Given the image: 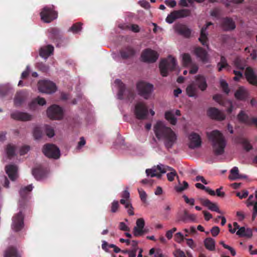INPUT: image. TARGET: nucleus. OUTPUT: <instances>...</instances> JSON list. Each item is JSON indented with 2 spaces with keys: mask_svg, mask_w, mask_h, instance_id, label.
<instances>
[{
  "mask_svg": "<svg viewBox=\"0 0 257 257\" xmlns=\"http://www.w3.org/2000/svg\"><path fill=\"white\" fill-rule=\"evenodd\" d=\"M31 72V69L30 66L28 65L26 66L25 70L22 73L21 78L23 79H27L29 75L30 74Z\"/></svg>",
  "mask_w": 257,
  "mask_h": 257,
  "instance_id": "obj_53",
  "label": "nucleus"
},
{
  "mask_svg": "<svg viewBox=\"0 0 257 257\" xmlns=\"http://www.w3.org/2000/svg\"><path fill=\"white\" fill-rule=\"evenodd\" d=\"M234 65L239 70H234L233 73L235 76L233 80H237L244 76L247 80H257V72L250 67L246 66V61L241 58L238 57L234 61Z\"/></svg>",
  "mask_w": 257,
  "mask_h": 257,
  "instance_id": "obj_2",
  "label": "nucleus"
},
{
  "mask_svg": "<svg viewBox=\"0 0 257 257\" xmlns=\"http://www.w3.org/2000/svg\"><path fill=\"white\" fill-rule=\"evenodd\" d=\"M42 152L49 158L57 159L60 156L59 149L56 145L52 144L45 145L43 146Z\"/></svg>",
  "mask_w": 257,
  "mask_h": 257,
  "instance_id": "obj_9",
  "label": "nucleus"
},
{
  "mask_svg": "<svg viewBox=\"0 0 257 257\" xmlns=\"http://www.w3.org/2000/svg\"><path fill=\"white\" fill-rule=\"evenodd\" d=\"M214 101L218 103L220 105L228 107L227 112L230 113L233 110L232 103L229 100H225L221 94H215L213 96Z\"/></svg>",
  "mask_w": 257,
  "mask_h": 257,
  "instance_id": "obj_17",
  "label": "nucleus"
},
{
  "mask_svg": "<svg viewBox=\"0 0 257 257\" xmlns=\"http://www.w3.org/2000/svg\"><path fill=\"white\" fill-rule=\"evenodd\" d=\"M136 53L135 49L131 46L122 47L119 51V54L122 60L133 58Z\"/></svg>",
  "mask_w": 257,
  "mask_h": 257,
  "instance_id": "obj_14",
  "label": "nucleus"
},
{
  "mask_svg": "<svg viewBox=\"0 0 257 257\" xmlns=\"http://www.w3.org/2000/svg\"><path fill=\"white\" fill-rule=\"evenodd\" d=\"M189 14V11L186 9L174 11L167 17L166 21L169 24H172L176 19L187 17Z\"/></svg>",
  "mask_w": 257,
  "mask_h": 257,
  "instance_id": "obj_13",
  "label": "nucleus"
},
{
  "mask_svg": "<svg viewBox=\"0 0 257 257\" xmlns=\"http://www.w3.org/2000/svg\"><path fill=\"white\" fill-rule=\"evenodd\" d=\"M115 85L118 88V98L119 99H123L125 96L129 100L132 101L135 98V94L134 90L132 89L126 90L125 84L122 81H114Z\"/></svg>",
  "mask_w": 257,
  "mask_h": 257,
  "instance_id": "obj_8",
  "label": "nucleus"
},
{
  "mask_svg": "<svg viewBox=\"0 0 257 257\" xmlns=\"http://www.w3.org/2000/svg\"><path fill=\"white\" fill-rule=\"evenodd\" d=\"M32 185H29L27 186L22 188L20 190V194L23 198H25L28 193L31 192L33 189Z\"/></svg>",
  "mask_w": 257,
  "mask_h": 257,
  "instance_id": "obj_44",
  "label": "nucleus"
},
{
  "mask_svg": "<svg viewBox=\"0 0 257 257\" xmlns=\"http://www.w3.org/2000/svg\"><path fill=\"white\" fill-rule=\"evenodd\" d=\"M137 88L139 94L141 96H145V81H139L137 85Z\"/></svg>",
  "mask_w": 257,
  "mask_h": 257,
  "instance_id": "obj_49",
  "label": "nucleus"
},
{
  "mask_svg": "<svg viewBox=\"0 0 257 257\" xmlns=\"http://www.w3.org/2000/svg\"><path fill=\"white\" fill-rule=\"evenodd\" d=\"M222 25L223 29L226 31L232 30L235 28L234 22L229 18L224 19L222 21Z\"/></svg>",
  "mask_w": 257,
  "mask_h": 257,
  "instance_id": "obj_35",
  "label": "nucleus"
},
{
  "mask_svg": "<svg viewBox=\"0 0 257 257\" xmlns=\"http://www.w3.org/2000/svg\"><path fill=\"white\" fill-rule=\"evenodd\" d=\"M220 87H221L222 90L226 94H228L230 91V90L228 88V85L226 83V81H220Z\"/></svg>",
  "mask_w": 257,
  "mask_h": 257,
  "instance_id": "obj_55",
  "label": "nucleus"
},
{
  "mask_svg": "<svg viewBox=\"0 0 257 257\" xmlns=\"http://www.w3.org/2000/svg\"><path fill=\"white\" fill-rule=\"evenodd\" d=\"M212 24L210 22L206 24L205 27H203L201 29L200 36L199 38V41L204 46H206L208 47V38L207 33L206 32V29L207 27L211 25Z\"/></svg>",
  "mask_w": 257,
  "mask_h": 257,
  "instance_id": "obj_29",
  "label": "nucleus"
},
{
  "mask_svg": "<svg viewBox=\"0 0 257 257\" xmlns=\"http://www.w3.org/2000/svg\"><path fill=\"white\" fill-rule=\"evenodd\" d=\"M220 232V229L218 226H214L211 229V233L213 236H216Z\"/></svg>",
  "mask_w": 257,
  "mask_h": 257,
  "instance_id": "obj_63",
  "label": "nucleus"
},
{
  "mask_svg": "<svg viewBox=\"0 0 257 257\" xmlns=\"http://www.w3.org/2000/svg\"><path fill=\"white\" fill-rule=\"evenodd\" d=\"M167 171L171 172L176 171L174 169L168 166L160 164L156 167L154 166L152 169L146 170V173L147 176H150L151 177H157L160 179L162 177V174L165 173Z\"/></svg>",
  "mask_w": 257,
  "mask_h": 257,
  "instance_id": "obj_6",
  "label": "nucleus"
},
{
  "mask_svg": "<svg viewBox=\"0 0 257 257\" xmlns=\"http://www.w3.org/2000/svg\"><path fill=\"white\" fill-rule=\"evenodd\" d=\"M4 257H21V255L15 247L12 246L6 249Z\"/></svg>",
  "mask_w": 257,
  "mask_h": 257,
  "instance_id": "obj_31",
  "label": "nucleus"
},
{
  "mask_svg": "<svg viewBox=\"0 0 257 257\" xmlns=\"http://www.w3.org/2000/svg\"><path fill=\"white\" fill-rule=\"evenodd\" d=\"M153 85L150 83H146V99H148L153 91Z\"/></svg>",
  "mask_w": 257,
  "mask_h": 257,
  "instance_id": "obj_51",
  "label": "nucleus"
},
{
  "mask_svg": "<svg viewBox=\"0 0 257 257\" xmlns=\"http://www.w3.org/2000/svg\"><path fill=\"white\" fill-rule=\"evenodd\" d=\"M36 68L42 72H47L49 70V66L42 62H38L35 65Z\"/></svg>",
  "mask_w": 257,
  "mask_h": 257,
  "instance_id": "obj_47",
  "label": "nucleus"
},
{
  "mask_svg": "<svg viewBox=\"0 0 257 257\" xmlns=\"http://www.w3.org/2000/svg\"><path fill=\"white\" fill-rule=\"evenodd\" d=\"M183 65L189 66L192 64L191 56L188 53H183L181 55Z\"/></svg>",
  "mask_w": 257,
  "mask_h": 257,
  "instance_id": "obj_42",
  "label": "nucleus"
},
{
  "mask_svg": "<svg viewBox=\"0 0 257 257\" xmlns=\"http://www.w3.org/2000/svg\"><path fill=\"white\" fill-rule=\"evenodd\" d=\"M248 195V192L247 190H243L242 192H237L236 193V196L240 199L246 198Z\"/></svg>",
  "mask_w": 257,
  "mask_h": 257,
  "instance_id": "obj_62",
  "label": "nucleus"
},
{
  "mask_svg": "<svg viewBox=\"0 0 257 257\" xmlns=\"http://www.w3.org/2000/svg\"><path fill=\"white\" fill-rule=\"evenodd\" d=\"M156 137L164 141V145L168 149H171L176 143L177 136L169 127L165 126L161 121L157 122L154 127Z\"/></svg>",
  "mask_w": 257,
  "mask_h": 257,
  "instance_id": "obj_1",
  "label": "nucleus"
},
{
  "mask_svg": "<svg viewBox=\"0 0 257 257\" xmlns=\"http://www.w3.org/2000/svg\"><path fill=\"white\" fill-rule=\"evenodd\" d=\"M27 94L26 92L21 91L18 92L14 98V105L16 107L21 106L26 101Z\"/></svg>",
  "mask_w": 257,
  "mask_h": 257,
  "instance_id": "obj_23",
  "label": "nucleus"
},
{
  "mask_svg": "<svg viewBox=\"0 0 257 257\" xmlns=\"http://www.w3.org/2000/svg\"><path fill=\"white\" fill-rule=\"evenodd\" d=\"M24 227V216L21 211L13 217L12 229L15 231L21 230Z\"/></svg>",
  "mask_w": 257,
  "mask_h": 257,
  "instance_id": "obj_15",
  "label": "nucleus"
},
{
  "mask_svg": "<svg viewBox=\"0 0 257 257\" xmlns=\"http://www.w3.org/2000/svg\"><path fill=\"white\" fill-rule=\"evenodd\" d=\"M196 216L193 214H189L187 210H184L182 214H179L177 216V221H183L187 222L188 221H195Z\"/></svg>",
  "mask_w": 257,
  "mask_h": 257,
  "instance_id": "obj_21",
  "label": "nucleus"
},
{
  "mask_svg": "<svg viewBox=\"0 0 257 257\" xmlns=\"http://www.w3.org/2000/svg\"><path fill=\"white\" fill-rule=\"evenodd\" d=\"M207 115L211 118L217 120H223L225 119L224 113L215 107L209 108L207 110Z\"/></svg>",
  "mask_w": 257,
  "mask_h": 257,
  "instance_id": "obj_18",
  "label": "nucleus"
},
{
  "mask_svg": "<svg viewBox=\"0 0 257 257\" xmlns=\"http://www.w3.org/2000/svg\"><path fill=\"white\" fill-rule=\"evenodd\" d=\"M238 143L242 145L243 148L246 152H248L252 149V145L249 143L248 141L245 138H240Z\"/></svg>",
  "mask_w": 257,
  "mask_h": 257,
  "instance_id": "obj_41",
  "label": "nucleus"
},
{
  "mask_svg": "<svg viewBox=\"0 0 257 257\" xmlns=\"http://www.w3.org/2000/svg\"><path fill=\"white\" fill-rule=\"evenodd\" d=\"M175 31L181 35L184 36L186 37H188L190 36L191 33V31L190 29H188L185 26L178 24L174 26Z\"/></svg>",
  "mask_w": 257,
  "mask_h": 257,
  "instance_id": "obj_27",
  "label": "nucleus"
},
{
  "mask_svg": "<svg viewBox=\"0 0 257 257\" xmlns=\"http://www.w3.org/2000/svg\"><path fill=\"white\" fill-rule=\"evenodd\" d=\"M49 38L56 44L57 47H60L62 42V36L60 30L56 28H52L49 30Z\"/></svg>",
  "mask_w": 257,
  "mask_h": 257,
  "instance_id": "obj_16",
  "label": "nucleus"
},
{
  "mask_svg": "<svg viewBox=\"0 0 257 257\" xmlns=\"http://www.w3.org/2000/svg\"><path fill=\"white\" fill-rule=\"evenodd\" d=\"M119 28L122 30H130L135 33L140 31V27L136 24H121L119 25Z\"/></svg>",
  "mask_w": 257,
  "mask_h": 257,
  "instance_id": "obj_38",
  "label": "nucleus"
},
{
  "mask_svg": "<svg viewBox=\"0 0 257 257\" xmlns=\"http://www.w3.org/2000/svg\"><path fill=\"white\" fill-rule=\"evenodd\" d=\"M15 151L16 148L14 146H12L11 144L7 146L6 152L9 158L11 159L15 155Z\"/></svg>",
  "mask_w": 257,
  "mask_h": 257,
  "instance_id": "obj_46",
  "label": "nucleus"
},
{
  "mask_svg": "<svg viewBox=\"0 0 257 257\" xmlns=\"http://www.w3.org/2000/svg\"><path fill=\"white\" fill-rule=\"evenodd\" d=\"M207 136L212 143L214 154L216 156L223 154L226 146V141L223 135L218 130H214L210 133H207Z\"/></svg>",
  "mask_w": 257,
  "mask_h": 257,
  "instance_id": "obj_3",
  "label": "nucleus"
},
{
  "mask_svg": "<svg viewBox=\"0 0 257 257\" xmlns=\"http://www.w3.org/2000/svg\"><path fill=\"white\" fill-rule=\"evenodd\" d=\"M236 234L240 237H246L250 238L252 235V230L250 228H245L244 227H241L236 232Z\"/></svg>",
  "mask_w": 257,
  "mask_h": 257,
  "instance_id": "obj_34",
  "label": "nucleus"
},
{
  "mask_svg": "<svg viewBox=\"0 0 257 257\" xmlns=\"http://www.w3.org/2000/svg\"><path fill=\"white\" fill-rule=\"evenodd\" d=\"M55 7H45L40 13L41 20L45 23H49L57 19L58 13L55 11Z\"/></svg>",
  "mask_w": 257,
  "mask_h": 257,
  "instance_id": "obj_7",
  "label": "nucleus"
},
{
  "mask_svg": "<svg viewBox=\"0 0 257 257\" xmlns=\"http://www.w3.org/2000/svg\"><path fill=\"white\" fill-rule=\"evenodd\" d=\"M236 99L240 100H245L248 95L247 91L243 87H239L234 94Z\"/></svg>",
  "mask_w": 257,
  "mask_h": 257,
  "instance_id": "obj_32",
  "label": "nucleus"
},
{
  "mask_svg": "<svg viewBox=\"0 0 257 257\" xmlns=\"http://www.w3.org/2000/svg\"><path fill=\"white\" fill-rule=\"evenodd\" d=\"M11 117L15 120L23 121H29L32 119V115L30 114L19 111L12 112L11 114Z\"/></svg>",
  "mask_w": 257,
  "mask_h": 257,
  "instance_id": "obj_19",
  "label": "nucleus"
},
{
  "mask_svg": "<svg viewBox=\"0 0 257 257\" xmlns=\"http://www.w3.org/2000/svg\"><path fill=\"white\" fill-rule=\"evenodd\" d=\"M48 117L52 119H60L63 117V110L59 106L53 104L47 110Z\"/></svg>",
  "mask_w": 257,
  "mask_h": 257,
  "instance_id": "obj_11",
  "label": "nucleus"
},
{
  "mask_svg": "<svg viewBox=\"0 0 257 257\" xmlns=\"http://www.w3.org/2000/svg\"><path fill=\"white\" fill-rule=\"evenodd\" d=\"M121 197L122 199L120 200V204L124 205L125 208L128 209L127 213L130 215H134V208L131 203L130 194L127 187H126L124 190L121 193Z\"/></svg>",
  "mask_w": 257,
  "mask_h": 257,
  "instance_id": "obj_10",
  "label": "nucleus"
},
{
  "mask_svg": "<svg viewBox=\"0 0 257 257\" xmlns=\"http://www.w3.org/2000/svg\"><path fill=\"white\" fill-rule=\"evenodd\" d=\"M200 201L203 206L207 207L211 211L222 213L216 204L211 202L209 199L200 198Z\"/></svg>",
  "mask_w": 257,
  "mask_h": 257,
  "instance_id": "obj_26",
  "label": "nucleus"
},
{
  "mask_svg": "<svg viewBox=\"0 0 257 257\" xmlns=\"http://www.w3.org/2000/svg\"><path fill=\"white\" fill-rule=\"evenodd\" d=\"M239 171L238 168L234 167L230 170V175L229 176V178L231 180H234L237 179V177L239 175Z\"/></svg>",
  "mask_w": 257,
  "mask_h": 257,
  "instance_id": "obj_50",
  "label": "nucleus"
},
{
  "mask_svg": "<svg viewBox=\"0 0 257 257\" xmlns=\"http://www.w3.org/2000/svg\"><path fill=\"white\" fill-rule=\"evenodd\" d=\"M45 130L47 136L49 138H52L54 136V131L50 126L47 125Z\"/></svg>",
  "mask_w": 257,
  "mask_h": 257,
  "instance_id": "obj_57",
  "label": "nucleus"
},
{
  "mask_svg": "<svg viewBox=\"0 0 257 257\" xmlns=\"http://www.w3.org/2000/svg\"><path fill=\"white\" fill-rule=\"evenodd\" d=\"M32 174L37 180L42 179L45 176V171L41 167H38L32 170Z\"/></svg>",
  "mask_w": 257,
  "mask_h": 257,
  "instance_id": "obj_36",
  "label": "nucleus"
},
{
  "mask_svg": "<svg viewBox=\"0 0 257 257\" xmlns=\"http://www.w3.org/2000/svg\"><path fill=\"white\" fill-rule=\"evenodd\" d=\"M237 118L240 122L245 123L247 125L251 124V121L248 115L243 110H241L237 116Z\"/></svg>",
  "mask_w": 257,
  "mask_h": 257,
  "instance_id": "obj_33",
  "label": "nucleus"
},
{
  "mask_svg": "<svg viewBox=\"0 0 257 257\" xmlns=\"http://www.w3.org/2000/svg\"><path fill=\"white\" fill-rule=\"evenodd\" d=\"M119 207V203L118 201L114 200L111 203V212L112 213H115L117 211Z\"/></svg>",
  "mask_w": 257,
  "mask_h": 257,
  "instance_id": "obj_54",
  "label": "nucleus"
},
{
  "mask_svg": "<svg viewBox=\"0 0 257 257\" xmlns=\"http://www.w3.org/2000/svg\"><path fill=\"white\" fill-rule=\"evenodd\" d=\"M184 239L183 235L181 232H178L175 235V240L178 243H181Z\"/></svg>",
  "mask_w": 257,
  "mask_h": 257,
  "instance_id": "obj_59",
  "label": "nucleus"
},
{
  "mask_svg": "<svg viewBox=\"0 0 257 257\" xmlns=\"http://www.w3.org/2000/svg\"><path fill=\"white\" fill-rule=\"evenodd\" d=\"M159 67L161 75L167 76L170 72L178 69L177 60L174 56L170 55L160 60Z\"/></svg>",
  "mask_w": 257,
  "mask_h": 257,
  "instance_id": "obj_5",
  "label": "nucleus"
},
{
  "mask_svg": "<svg viewBox=\"0 0 257 257\" xmlns=\"http://www.w3.org/2000/svg\"><path fill=\"white\" fill-rule=\"evenodd\" d=\"M168 180L172 182L174 180L175 177L178 178L176 171L171 172L167 174Z\"/></svg>",
  "mask_w": 257,
  "mask_h": 257,
  "instance_id": "obj_56",
  "label": "nucleus"
},
{
  "mask_svg": "<svg viewBox=\"0 0 257 257\" xmlns=\"http://www.w3.org/2000/svg\"><path fill=\"white\" fill-rule=\"evenodd\" d=\"M6 172L12 181H15L18 177V167L15 165H9L6 167Z\"/></svg>",
  "mask_w": 257,
  "mask_h": 257,
  "instance_id": "obj_24",
  "label": "nucleus"
},
{
  "mask_svg": "<svg viewBox=\"0 0 257 257\" xmlns=\"http://www.w3.org/2000/svg\"><path fill=\"white\" fill-rule=\"evenodd\" d=\"M37 104L36 99H34L29 104V107L31 110H35L37 108Z\"/></svg>",
  "mask_w": 257,
  "mask_h": 257,
  "instance_id": "obj_61",
  "label": "nucleus"
},
{
  "mask_svg": "<svg viewBox=\"0 0 257 257\" xmlns=\"http://www.w3.org/2000/svg\"><path fill=\"white\" fill-rule=\"evenodd\" d=\"M12 89L8 86H0V96L4 97L9 93H12Z\"/></svg>",
  "mask_w": 257,
  "mask_h": 257,
  "instance_id": "obj_45",
  "label": "nucleus"
},
{
  "mask_svg": "<svg viewBox=\"0 0 257 257\" xmlns=\"http://www.w3.org/2000/svg\"><path fill=\"white\" fill-rule=\"evenodd\" d=\"M190 141L189 147L194 149L199 147L201 145V140L200 136L195 133H192L189 136Z\"/></svg>",
  "mask_w": 257,
  "mask_h": 257,
  "instance_id": "obj_20",
  "label": "nucleus"
},
{
  "mask_svg": "<svg viewBox=\"0 0 257 257\" xmlns=\"http://www.w3.org/2000/svg\"><path fill=\"white\" fill-rule=\"evenodd\" d=\"M82 24L80 22L74 24L70 28L69 31L72 32L73 33H77L81 31L82 29Z\"/></svg>",
  "mask_w": 257,
  "mask_h": 257,
  "instance_id": "obj_48",
  "label": "nucleus"
},
{
  "mask_svg": "<svg viewBox=\"0 0 257 257\" xmlns=\"http://www.w3.org/2000/svg\"><path fill=\"white\" fill-rule=\"evenodd\" d=\"M145 221L143 218H139L137 220L136 226L134 228V234L135 236H140L143 234Z\"/></svg>",
  "mask_w": 257,
  "mask_h": 257,
  "instance_id": "obj_25",
  "label": "nucleus"
},
{
  "mask_svg": "<svg viewBox=\"0 0 257 257\" xmlns=\"http://www.w3.org/2000/svg\"><path fill=\"white\" fill-rule=\"evenodd\" d=\"M198 87L194 84L189 85L186 88V93L189 97H197Z\"/></svg>",
  "mask_w": 257,
  "mask_h": 257,
  "instance_id": "obj_37",
  "label": "nucleus"
},
{
  "mask_svg": "<svg viewBox=\"0 0 257 257\" xmlns=\"http://www.w3.org/2000/svg\"><path fill=\"white\" fill-rule=\"evenodd\" d=\"M38 87L40 92L45 93H54L57 89L53 81H38Z\"/></svg>",
  "mask_w": 257,
  "mask_h": 257,
  "instance_id": "obj_12",
  "label": "nucleus"
},
{
  "mask_svg": "<svg viewBox=\"0 0 257 257\" xmlns=\"http://www.w3.org/2000/svg\"><path fill=\"white\" fill-rule=\"evenodd\" d=\"M204 246L210 251L215 250V240L211 237L206 238L204 241Z\"/></svg>",
  "mask_w": 257,
  "mask_h": 257,
  "instance_id": "obj_39",
  "label": "nucleus"
},
{
  "mask_svg": "<svg viewBox=\"0 0 257 257\" xmlns=\"http://www.w3.org/2000/svg\"><path fill=\"white\" fill-rule=\"evenodd\" d=\"M33 136L36 140H38L42 137V131L40 127L36 126L34 128Z\"/></svg>",
  "mask_w": 257,
  "mask_h": 257,
  "instance_id": "obj_52",
  "label": "nucleus"
},
{
  "mask_svg": "<svg viewBox=\"0 0 257 257\" xmlns=\"http://www.w3.org/2000/svg\"><path fill=\"white\" fill-rule=\"evenodd\" d=\"M159 54L154 50L146 49V63H152L155 62L158 59Z\"/></svg>",
  "mask_w": 257,
  "mask_h": 257,
  "instance_id": "obj_22",
  "label": "nucleus"
},
{
  "mask_svg": "<svg viewBox=\"0 0 257 257\" xmlns=\"http://www.w3.org/2000/svg\"><path fill=\"white\" fill-rule=\"evenodd\" d=\"M173 254L175 257H186L184 252L180 249L175 250Z\"/></svg>",
  "mask_w": 257,
  "mask_h": 257,
  "instance_id": "obj_60",
  "label": "nucleus"
},
{
  "mask_svg": "<svg viewBox=\"0 0 257 257\" xmlns=\"http://www.w3.org/2000/svg\"><path fill=\"white\" fill-rule=\"evenodd\" d=\"M257 216V201L253 206V210L252 213V219L254 220Z\"/></svg>",
  "mask_w": 257,
  "mask_h": 257,
  "instance_id": "obj_64",
  "label": "nucleus"
},
{
  "mask_svg": "<svg viewBox=\"0 0 257 257\" xmlns=\"http://www.w3.org/2000/svg\"><path fill=\"white\" fill-rule=\"evenodd\" d=\"M183 186H176L175 187V189L177 192H181L186 189H187L188 187V184L187 182L184 181L183 182Z\"/></svg>",
  "mask_w": 257,
  "mask_h": 257,
  "instance_id": "obj_58",
  "label": "nucleus"
},
{
  "mask_svg": "<svg viewBox=\"0 0 257 257\" xmlns=\"http://www.w3.org/2000/svg\"><path fill=\"white\" fill-rule=\"evenodd\" d=\"M218 69L219 71L223 70H228L229 67L224 57H221L220 61L218 64Z\"/></svg>",
  "mask_w": 257,
  "mask_h": 257,
  "instance_id": "obj_43",
  "label": "nucleus"
},
{
  "mask_svg": "<svg viewBox=\"0 0 257 257\" xmlns=\"http://www.w3.org/2000/svg\"><path fill=\"white\" fill-rule=\"evenodd\" d=\"M54 47L51 45L41 47L39 50V55L45 59H47L49 56L53 54Z\"/></svg>",
  "mask_w": 257,
  "mask_h": 257,
  "instance_id": "obj_28",
  "label": "nucleus"
},
{
  "mask_svg": "<svg viewBox=\"0 0 257 257\" xmlns=\"http://www.w3.org/2000/svg\"><path fill=\"white\" fill-rule=\"evenodd\" d=\"M194 53L197 57L199 58L202 61L205 62L208 61V55L207 53L200 47H196L194 50Z\"/></svg>",
  "mask_w": 257,
  "mask_h": 257,
  "instance_id": "obj_30",
  "label": "nucleus"
},
{
  "mask_svg": "<svg viewBox=\"0 0 257 257\" xmlns=\"http://www.w3.org/2000/svg\"><path fill=\"white\" fill-rule=\"evenodd\" d=\"M165 118L172 124L175 125L177 122V119L174 115L173 110L167 111L165 113Z\"/></svg>",
  "mask_w": 257,
  "mask_h": 257,
  "instance_id": "obj_40",
  "label": "nucleus"
},
{
  "mask_svg": "<svg viewBox=\"0 0 257 257\" xmlns=\"http://www.w3.org/2000/svg\"><path fill=\"white\" fill-rule=\"evenodd\" d=\"M134 114L138 121L134 125V130L136 131V135L140 141H143L144 135L145 127L144 120L145 119V103L142 102H138L135 107Z\"/></svg>",
  "mask_w": 257,
  "mask_h": 257,
  "instance_id": "obj_4",
  "label": "nucleus"
}]
</instances>
